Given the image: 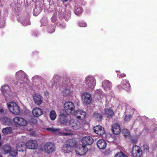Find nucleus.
I'll return each instance as SVG.
<instances>
[{
    "mask_svg": "<svg viewBox=\"0 0 157 157\" xmlns=\"http://www.w3.org/2000/svg\"><path fill=\"white\" fill-rule=\"evenodd\" d=\"M68 125L73 129L77 130L80 128L81 124L77 120L71 119L69 121Z\"/></svg>",
    "mask_w": 157,
    "mask_h": 157,
    "instance_id": "obj_5",
    "label": "nucleus"
},
{
    "mask_svg": "<svg viewBox=\"0 0 157 157\" xmlns=\"http://www.w3.org/2000/svg\"><path fill=\"white\" fill-rule=\"evenodd\" d=\"M71 92L70 89L67 88L63 91V93L64 96H68L70 95Z\"/></svg>",
    "mask_w": 157,
    "mask_h": 157,
    "instance_id": "obj_36",
    "label": "nucleus"
},
{
    "mask_svg": "<svg viewBox=\"0 0 157 157\" xmlns=\"http://www.w3.org/2000/svg\"><path fill=\"white\" fill-rule=\"evenodd\" d=\"M74 115L77 118L82 120L85 118L86 113L82 110H77L75 112Z\"/></svg>",
    "mask_w": 157,
    "mask_h": 157,
    "instance_id": "obj_16",
    "label": "nucleus"
},
{
    "mask_svg": "<svg viewBox=\"0 0 157 157\" xmlns=\"http://www.w3.org/2000/svg\"><path fill=\"white\" fill-rule=\"evenodd\" d=\"M57 20V17L55 16H52L51 18V20L52 22H54L56 21Z\"/></svg>",
    "mask_w": 157,
    "mask_h": 157,
    "instance_id": "obj_46",
    "label": "nucleus"
},
{
    "mask_svg": "<svg viewBox=\"0 0 157 157\" xmlns=\"http://www.w3.org/2000/svg\"><path fill=\"white\" fill-rule=\"evenodd\" d=\"M34 123H36V121L35 120H34V121L33 122Z\"/></svg>",
    "mask_w": 157,
    "mask_h": 157,
    "instance_id": "obj_53",
    "label": "nucleus"
},
{
    "mask_svg": "<svg viewBox=\"0 0 157 157\" xmlns=\"http://www.w3.org/2000/svg\"><path fill=\"white\" fill-rule=\"evenodd\" d=\"M11 148L10 146H4L2 149V152L4 154L9 153Z\"/></svg>",
    "mask_w": 157,
    "mask_h": 157,
    "instance_id": "obj_27",
    "label": "nucleus"
},
{
    "mask_svg": "<svg viewBox=\"0 0 157 157\" xmlns=\"http://www.w3.org/2000/svg\"><path fill=\"white\" fill-rule=\"evenodd\" d=\"M85 82L87 87L93 88L96 84L95 79L91 76H87L85 78Z\"/></svg>",
    "mask_w": 157,
    "mask_h": 157,
    "instance_id": "obj_3",
    "label": "nucleus"
},
{
    "mask_svg": "<svg viewBox=\"0 0 157 157\" xmlns=\"http://www.w3.org/2000/svg\"><path fill=\"white\" fill-rule=\"evenodd\" d=\"M78 25L81 27H85L87 25V24L86 22H79L78 23Z\"/></svg>",
    "mask_w": 157,
    "mask_h": 157,
    "instance_id": "obj_42",
    "label": "nucleus"
},
{
    "mask_svg": "<svg viewBox=\"0 0 157 157\" xmlns=\"http://www.w3.org/2000/svg\"><path fill=\"white\" fill-rule=\"evenodd\" d=\"M105 115L107 117H112L114 114L113 111L110 109H105Z\"/></svg>",
    "mask_w": 157,
    "mask_h": 157,
    "instance_id": "obj_28",
    "label": "nucleus"
},
{
    "mask_svg": "<svg viewBox=\"0 0 157 157\" xmlns=\"http://www.w3.org/2000/svg\"><path fill=\"white\" fill-rule=\"evenodd\" d=\"M82 141L83 145H90L94 142V140L90 136H85L84 137L82 140Z\"/></svg>",
    "mask_w": 157,
    "mask_h": 157,
    "instance_id": "obj_13",
    "label": "nucleus"
},
{
    "mask_svg": "<svg viewBox=\"0 0 157 157\" xmlns=\"http://www.w3.org/2000/svg\"><path fill=\"white\" fill-rule=\"evenodd\" d=\"M48 31L50 33H52L54 32L55 31L54 26L52 25L49 26L48 28Z\"/></svg>",
    "mask_w": 157,
    "mask_h": 157,
    "instance_id": "obj_40",
    "label": "nucleus"
},
{
    "mask_svg": "<svg viewBox=\"0 0 157 157\" xmlns=\"http://www.w3.org/2000/svg\"><path fill=\"white\" fill-rule=\"evenodd\" d=\"M117 75L120 78H122L126 76V75L124 74H118Z\"/></svg>",
    "mask_w": 157,
    "mask_h": 157,
    "instance_id": "obj_47",
    "label": "nucleus"
},
{
    "mask_svg": "<svg viewBox=\"0 0 157 157\" xmlns=\"http://www.w3.org/2000/svg\"><path fill=\"white\" fill-rule=\"evenodd\" d=\"M1 135H0V140L1 139Z\"/></svg>",
    "mask_w": 157,
    "mask_h": 157,
    "instance_id": "obj_56",
    "label": "nucleus"
},
{
    "mask_svg": "<svg viewBox=\"0 0 157 157\" xmlns=\"http://www.w3.org/2000/svg\"><path fill=\"white\" fill-rule=\"evenodd\" d=\"M60 130V129L59 128H47L46 130L48 131L52 132H55L59 131Z\"/></svg>",
    "mask_w": 157,
    "mask_h": 157,
    "instance_id": "obj_39",
    "label": "nucleus"
},
{
    "mask_svg": "<svg viewBox=\"0 0 157 157\" xmlns=\"http://www.w3.org/2000/svg\"><path fill=\"white\" fill-rule=\"evenodd\" d=\"M35 103L38 105H39L43 102V98L41 95L37 94L33 97Z\"/></svg>",
    "mask_w": 157,
    "mask_h": 157,
    "instance_id": "obj_18",
    "label": "nucleus"
},
{
    "mask_svg": "<svg viewBox=\"0 0 157 157\" xmlns=\"http://www.w3.org/2000/svg\"><path fill=\"white\" fill-rule=\"evenodd\" d=\"M63 2H65L67 1L68 0H62Z\"/></svg>",
    "mask_w": 157,
    "mask_h": 157,
    "instance_id": "obj_52",
    "label": "nucleus"
},
{
    "mask_svg": "<svg viewBox=\"0 0 157 157\" xmlns=\"http://www.w3.org/2000/svg\"><path fill=\"white\" fill-rule=\"evenodd\" d=\"M112 84L110 81L104 80L102 82V86L106 91L109 90L112 87Z\"/></svg>",
    "mask_w": 157,
    "mask_h": 157,
    "instance_id": "obj_17",
    "label": "nucleus"
},
{
    "mask_svg": "<svg viewBox=\"0 0 157 157\" xmlns=\"http://www.w3.org/2000/svg\"><path fill=\"white\" fill-rule=\"evenodd\" d=\"M10 88L9 86L8 85H5L3 86H2L1 88V90L2 93L5 96H6L5 94L8 93L10 91Z\"/></svg>",
    "mask_w": 157,
    "mask_h": 157,
    "instance_id": "obj_25",
    "label": "nucleus"
},
{
    "mask_svg": "<svg viewBox=\"0 0 157 157\" xmlns=\"http://www.w3.org/2000/svg\"><path fill=\"white\" fill-rule=\"evenodd\" d=\"M144 151L146 152H149V147L148 145H144Z\"/></svg>",
    "mask_w": 157,
    "mask_h": 157,
    "instance_id": "obj_45",
    "label": "nucleus"
},
{
    "mask_svg": "<svg viewBox=\"0 0 157 157\" xmlns=\"http://www.w3.org/2000/svg\"><path fill=\"white\" fill-rule=\"evenodd\" d=\"M26 148L29 149H35L37 146V141L35 140H30L28 141L26 144Z\"/></svg>",
    "mask_w": 157,
    "mask_h": 157,
    "instance_id": "obj_14",
    "label": "nucleus"
},
{
    "mask_svg": "<svg viewBox=\"0 0 157 157\" xmlns=\"http://www.w3.org/2000/svg\"><path fill=\"white\" fill-rule=\"evenodd\" d=\"M132 109V110L133 111H134L135 110V109L134 108Z\"/></svg>",
    "mask_w": 157,
    "mask_h": 157,
    "instance_id": "obj_54",
    "label": "nucleus"
},
{
    "mask_svg": "<svg viewBox=\"0 0 157 157\" xmlns=\"http://www.w3.org/2000/svg\"><path fill=\"white\" fill-rule=\"evenodd\" d=\"M33 115L36 117H38L43 113L42 110L39 108L36 107L33 109L32 110Z\"/></svg>",
    "mask_w": 157,
    "mask_h": 157,
    "instance_id": "obj_22",
    "label": "nucleus"
},
{
    "mask_svg": "<svg viewBox=\"0 0 157 157\" xmlns=\"http://www.w3.org/2000/svg\"><path fill=\"white\" fill-rule=\"evenodd\" d=\"M61 79V77L58 75H55L53 78L52 79L51 81V82L52 84V85H54L56 84V86L57 84H58L59 85H60V80Z\"/></svg>",
    "mask_w": 157,
    "mask_h": 157,
    "instance_id": "obj_23",
    "label": "nucleus"
},
{
    "mask_svg": "<svg viewBox=\"0 0 157 157\" xmlns=\"http://www.w3.org/2000/svg\"><path fill=\"white\" fill-rule=\"evenodd\" d=\"M76 144L75 140L73 139H69L67 141L66 144L71 149L74 147Z\"/></svg>",
    "mask_w": 157,
    "mask_h": 157,
    "instance_id": "obj_26",
    "label": "nucleus"
},
{
    "mask_svg": "<svg viewBox=\"0 0 157 157\" xmlns=\"http://www.w3.org/2000/svg\"><path fill=\"white\" fill-rule=\"evenodd\" d=\"M112 131L115 135H118L121 132V128L118 123L113 124L112 125Z\"/></svg>",
    "mask_w": 157,
    "mask_h": 157,
    "instance_id": "obj_15",
    "label": "nucleus"
},
{
    "mask_svg": "<svg viewBox=\"0 0 157 157\" xmlns=\"http://www.w3.org/2000/svg\"><path fill=\"white\" fill-rule=\"evenodd\" d=\"M56 114L54 110H52L50 112L49 116L51 119L52 120H54L56 117Z\"/></svg>",
    "mask_w": 157,
    "mask_h": 157,
    "instance_id": "obj_31",
    "label": "nucleus"
},
{
    "mask_svg": "<svg viewBox=\"0 0 157 157\" xmlns=\"http://www.w3.org/2000/svg\"><path fill=\"white\" fill-rule=\"evenodd\" d=\"M44 149L46 152L51 153L55 151V146L52 143H47L45 144Z\"/></svg>",
    "mask_w": 157,
    "mask_h": 157,
    "instance_id": "obj_11",
    "label": "nucleus"
},
{
    "mask_svg": "<svg viewBox=\"0 0 157 157\" xmlns=\"http://www.w3.org/2000/svg\"><path fill=\"white\" fill-rule=\"evenodd\" d=\"M2 132L4 135L9 134L12 132V129L11 127H6L3 128Z\"/></svg>",
    "mask_w": 157,
    "mask_h": 157,
    "instance_id": "obj_29",
    "label": "nucleus"
},
{
    "mask_svg": "<svg viewBox=\"0 0 157 157\" xmlns=\"http://www.w3.org/2000/svg\"><path fill=\"white\" fill-rule=\"evenodd\" d=\"M20 21L24 25H30V22L28 18H25L24 19L23 18H21L20 20Z\"/></svg>",
    "mask_w": 157,
    "mask_h": 157,
    "instance_id": "obj_30",
    "label": "nucleus"
},
{
    "mask_svg": "<svg viewBox=\"0 0 157 157\" xmlns=\"http://www.w3.org/2000/svg\"><path fill=\"white\" fill-rule=\"evenodd\" d=\"M94 131L96 134L101 136L105 133L104 128L100 125H97L94 127Z\"/></svg>",
    "mask_w": 157,
    "mask_h": 157,
    "instance_id": "obj_10",
    "label": "nucleus"
},
{
    "mask_svg": "<svg viewBox=\"0 0 157 157\" xmlns=\"http://www.w3.org/2000/svg\"><path fill=\"white\" fill-rule=\"evenodd\" d=\"M16 78L20 83H23V79L26 77V74L22 71L20 70L16 74Z\"/></svg>",
    "mask_w": 157,
    "mask_h": 157,
    "instance_id": "obj_8",
    "label": "nucleus"
},
{
    "mask_svg": "<svg viewBox=\"0 0 157 157\" xmlns=\"http://www.w3.org/2000/svg\"><path fill=\"white\" fill-rule=\"evenodd\" d=\"M71 150V149L66 144L63 146L62 148V151L64 153H69Z\"/></svg>",
    "mask_w": 157,
    "mask_h": 157,
    "instance_id": "obj_32",
    "label": "nucleus"
},
{
    "mask_svg": "<svg viewBox=\"0 0 157 157\" xmlns=\"http://www.w3.org/2000/svg\"><path fill=\"white\" fill-rule=\"evenodd\" d=\"M82 99L84 103L86 104H89L92 100L91 95L87 93H84L82 96Z\"/></svg>",
    "mask_w": 157,
    "mask_h": 157,
    "instance_id": "obj_12",
    "label": "nucleus"
},
{
    "mask_svg": "<svg viewBox=\"0 0 157 157\" xmlns=\"http://www.w3.org/2000/svg\"><path fill=\"white\" fill-rule=\"evenodd\" d=\"M65 110L67 113L70 114L75 112V106L72 102L70 101L65 102L64 104Z\"/></svg>",
    "mask_w": 157,
    "mask_h": 157,
    "instance_id": "obj_2",
    "label": "nucleus"
},
{
    "mask_svg": "<svg viewBox=\"0 0 157 157\" xmlns=\"http://www.w3.org/2000/svg\"><path fill=\"white\" fill-rule=\"evenodd\" d=\"M14 122L16 125L21 126H25L27 124L26 121L22 118L19 117H16L13 119Z\"/></svg>",
    "mask_w": 157,
    "mask_h": 157,
    "instance_id": "obj_7",
    "label": "nucleus"
},
{
    "mask_svg": "<svg viewBox=\"0 0 157 157\" xmlns=\"http://www.w3.org/2000/svg\"><path fill=\"white\" fill-rule=\"evenodd\" d=\"M9 153L10 155L12 157H16L17 155V150L14 148H11Z\"/></svg>",
    "mask_w": 157,
    "mask_h": 157,
    "instance_id": "obj_33",
    "label": "nucleus"
},
{
    "mask_svg": "<svg viewBox=\"0 0 157 157\" xmlns=\"http://www.w3.org/2000/svg\"><path fill=\"white\" fill-rule=\"evenodd\" d=\"M7 106L10 111L15 115L20 114V110L18 105L15 102H9L7 103Z\"/></svg>",
    "mask_w": 157,
    "mask_h": 157,
    "instance_id": "obj_1",
    "label": "nucleus"
},
{
    "mask_svg": "<svg viewBox=\"0 0 157 157\" xmlns=\"http://www.w3.org/2000/svg\"><path fill=\"white\" fill-rule=\"evenodd\" d=\"M131 118V116L130 114L126 115H125L124 120L126 121H129Z\"/></svg>",
    "mask_w": 157,
    "mask_h": 157,
    "instance_id": "obj_43",
    "label": "nucleus"
},
{
    "mask_svg": "<svg viewBox=\"0 0 157 157\" xmlns=\"http://www.w3.org/2000/svg\"><path fill=\"white\" fill-rule=\"evenodd\" d=\"M82 8L78 5H75V7L74 12L77 15H80L82 12Z\"/></svg>",
    "mask_w": 157,
    "mask_h": 157,
    "instance_id": "obj_24",
    "label": "nucleus"
},
{
    "mask_svg": "<svg viewBox=\"0 0 157 157\" xmlns=\"http://www.w3.org/2000/svg\"><path fill=\"white\" fill-rule=\"evenodd\" d=\"M106 141L102 139L99 140L97 143L98 147L100 149H104L106 147Z\"/></svg>",
    "mask_w": 157,
    "mask_h": 157,
    "instance_id": "obj_19",
    "label": "nucleus"
},
{
    "mask_svg": "<svg viewBox=\"0 0 157 157\" xmlns=\"http://www.w3.org/2000/svg\"><path fill=\"white\" fill-rule=\"evenodd\" d=\"M42 80H43L44 81H45L44 80V79H42Z\"/></svg>",
    "mask_w": 157,
    "mask_h": 157,
    "instance_id": "obj_58",
    "label": "nucleus"
},
{
    "mask_svg": "<svg viewBox=\"0 0 157 157\" xmlns=\"http://www.w3.org/2000/svg\"><path fill=\"white\" fill-rule=\"evenodd\" d=\"M0 157H2V156L1 155H0Z\"/></svg>",
    "mask_w": 157,
    "mask_h": 157,
    "instance_id": "obj_55",
    "label": "nucleus"
},
{
    "mask_svg": "<svg viewBox=\"0 0 157 157\" xmlns=\"http://www.w3.org/2000/svg\"><path fill=\"white\" fill-rule=\"evenodd\" d=\"M1 143H0V147L1 146Z\"/></svg>",
    "mask_w": 157,
    "mask_h": 157,
    "instance_id": "obj_57",
    "label": "nucleus"
},
{
    "mask_svg": "<svg viewBox=\"0 0 157 157\" xmlns=\"http://www.w3.org/2000/svg\"><path fill=\"white\" fill-rule=\"evenodd\" d=\"M4 111V110L3 109L0 108V113H2Z\"/></svg>",
    "mask_w": 157,
    "mask_h": 157,
    "instance_id": "obj_50",
    "label": "nucleus"
},
{
    "mask_svg": "<svg viewBox=\"0 0 157 157\" xmlns=\"http://www.w3.org/2000/svg\"><path fill=\"white\" fill-rule=\"evenodd\" d=\"M67 114L62 113L59 115V121L62 124H65L67 121Z\"/></svg>",
    "mask_w": 157,
    "mask_h": 157,
    "instance_id": "obj_21",
    "label": "nucleus"
},
{
    "mask_svg": "<svg viewBox=\"0 0 157 157\" xmlns=\"http://www.w3.org/2000/svg\"><path fill=\"white\" fill-rule=\"evenodd\" d=\"M111 153V151L109 150H106L105 152V155H109Z\"/></svg>",
    "mask_w": 157,
    "mask_h": 157,
    "instance_id": "obj_49",
    "label": "nucleus"
},
{
    "mask_svg": "<svg viewBox=\"0 0 157 157\" xmlns=\"http://www.w3.org/2000/svg\"><path fill=\"white\" fill-rule=\"evenodd\" d=\"M93 117L97 120H99L102 119V115L101 114L95 112L93 114Z\"/></svg>",
    "mask_w": 157,
    "mask_h": 157,
    "instance_id": "obj_34",
    "label": "nucleus"
},
{
    "mask_svg": "<svg viewBox=\"0 0 157 157\" xmlns=\"http://www.w3.org/2000/svg\"><path fill=\"white\" fill-rule=\"evenodd\" d=\"M88 148L85 145H80L77 146L75 151L77 154L82 155L85 154Z\"/></svg>",
    "mask_w": 157,
    "mask_h": 157,
    "instance_id": "obj_4",
    "label": "nucleus"
},
{
    "mask_svg": "<svg viewBox=\"0 0 157 157\" xmlns=\"http://www.w3.org/2000/svg\"><path fill=\"white\" fill-rule=\"evenodd\" d=\"M16 147L17 150L19 151H25L26 148V144L23 142L17 143Z\"/></svg>",
    "mask_w": 157,
    "mask_h": 157,
    "instance_id": "obj_20",
    "label": "nucleus"
},
{
    "mask_svg": "<svg viewBox=\"0 0 157 157\" xmlns=\"http://www.w3.org/2000/svg\"><path fill=\"white\" fill-rule=\"evenodd\" d=\"M132 153L134 157H140L142 152L141 148L139 146L135 145L134 146L132 150Z\"/></svg>",
    "mask_w": 157,
    "mask_h": 157,
    "instance_id": "obj_6",
    "label": "nucleus"
},
{
    "mask_svg": "<svg viewBox=\"0 0 157 157\" xmlns=\"http://www.w3.org/2000/svg\"><path fill=\"white\" fill-rule=\"evenodd\" d=\"M58 26H59L60 28L63 29L65 27L66 25L65 24L63 23H60Z\"/></svg>",
    "mask_w": 157,
    "mask_h": 157,
    "instance_id": "obj_48",
    "label": "nucleus"
},
{
    "mask_svg": "<svg viewBox=\"0 0 157 157\" xmlns=\"http://www.w3.org/2000/svg\"><path fill=\"white\" fill-rule=\"evenodd\" d=\"M123 133L124 136L126 138H129L130 137V133L126 129H124L123 130Z\"/></svg>",
    "mask_w": 157,
    "mask_h": 157,
    "instance_id": "obj_37",
    "label": "nucleus"
},
{
    "mask_svg": "<svg viewBox=\"0 0 157 157\" xmlns=\"http://www.w3.org/2000/svg\"><path fill=\"white\" fill-rule=\"evenodd\" d=\"M5 124H6L7 122H9L10 120L9 119L6 117H3L2 120Z\"/></svg>",
    "mask_w": 157,
    "mask_h": 157,
    "instance_id": "obj_44",
    "label": "nucleus"
},
{
    "mask_svg": "<svg viewBox=\"0 0 157 157\" xmlns=\"http://www.w3.org/2000/svg\"><path fill=\"white\" fill-rule=\"evenodd\" d=\"M69 135H70L67 132L64 133V135L65 136H68Z\"/></svg>",
    "mask_w": 157,
    "mask_h": 157,
    "instance_id": "obj_51",
    "label": "nucleus"
},
{
    "mask_svg": "<svg viewBox=\"0 0 157 157\" xmlns=\"http://www.w3.org/2000/svg\"><path fill=\"white\" fill-rule=\"evenodd\" d=\"M41 11V9L40 7H36L33 10V14L35 16H37Z\"/></svg>",
    "mask_w": 157,
    "mask_h": 157,
    "instance_id": "obj_35",
    "label": "nucleus"
},
{
    "mask_svg": "<svg viewBox=\"0 0 157 157\" xmlns=\"http://www.w3.org/2000/svg\"><path fill=\"white\" fill-rule=\"evenodd\" d=\"M41 24L43 25H46L48 23V20L46 17H43L41 20Z\"/></svg>",
    "mask_w": 157,
    "mask_h": 157,
    "instance_id": "obj_41",
    "label": "nucleus"
},
{
    "mask_svg": "<svg viewBox=\"0 0 157 157\" xmlns=\"http://www.w3.org/2000/svg\"><path fill=\"white\" fill-rule=\"evenodd\" d=\"M117 87L121 90L122 89L128 90L130 89V85L128 80L125 79L122 81L121 85L118 86Z\"/></svg>",
    "mask_w": 157,
    "mask_h": 157,
    "instance_id": "obj_9",
    "label": "nucleus"
},
{
    "mask_svg": "<svg viewBox=\"0 0 157 157\" xmlns=\"http://www.w3.org/2000/svg\"><path fill=\"white\" fill-rule=\"evenodd\" d=\"M114 157H128L124 153L122 152H118L114 156Z\"/></svg>",
    "mask_w": 157,
    "mask_h": 157,
    "instance_id": "obj_38",
    "label": "nucleus"
}]
</instances>
